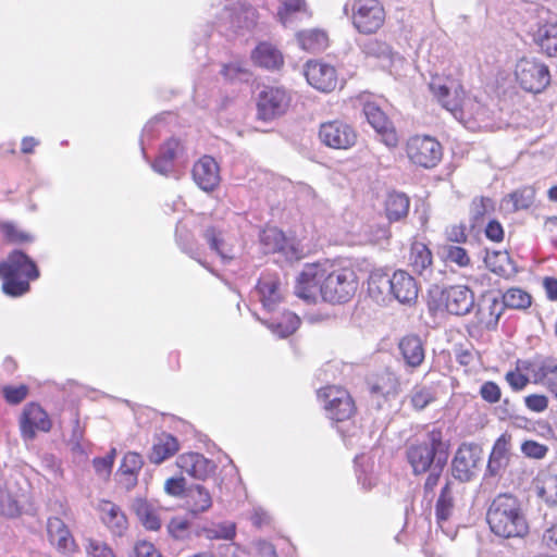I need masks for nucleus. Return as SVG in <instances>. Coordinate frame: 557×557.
Returning <instances> with one entry per match:
<instances>
[{
	"label": "nucleus",
	"mask_w": 557,
	"mask_h": 557,
	"mask_svg": "<svg viewBox=\"0 0 557 557\" xmlns=\"http://www.w3.org/2000/svg\"><path fill=\"white\" fill-rule=\"evenodd\" d=\"M132 509L141 524L149 531H158L161 528V520L158 509L147 499L138 497L133 500Z\"/></svg>",
	"instance_id": "obj_33"
},
{
	"label": "nucleus",
	"mask_w": 557,
	"mask_h": 557,
	"mask_svg": "<svg viewBox=\"0 0 557 557\" xmlns=\"http://www.w3.org/2000/svg\"><path fill=\"white\" fill-rule=\"evenodd\" d=\"M410 207L409 197L404 193H389L385 201L386 216L391 222L399 221L407 216Z\"/></svg>",
	"instance_id": "obj_38"
},
{
	"label": "nucleus",
	"mask_w": 557,
	"mask_h": 557,
	"mask_svg": "<svg viewBox=\"0 0 557 557\" xmlns=\"http://www.w3.org/2000/svg\"><path fill=\"white\" fill-rule=\"evenodd\" d=\"M363 113L368 123L376 132L380 140L389 148L396 147L398 136L395 127L379 104L373 101H364Z\"/></svg>",
	"instance_id": "obj_15"
},
{
	"label": "nucleus",
	"mask_w": 557,
	"mask_h": 557,
	"mask_svg": "<svg viewBox=\"0 0 557 557\" xmlns=\"http://www.w3.org/2000/svg\"><path fill=\"white\" fill-rule=\"evenodd\" d=\"M307 82L317 90L330 92L337 86V73L333 65L320 60H309L305 65Z\"/></svg>",
	"instance_id": "obj_18"
},
{
	"label": "nucleus",
	"mask_w": 557,
	"mask_h": 557,
	"mask_svg": "<svg viewBox=\"0 0 557 557\" xmlns=\"http://www.w3.org/2000/svg\"><path fill=\"white\" fill-rule=\"evenodd\" d=\"M530 372L535 384L545 383L557 373V359L554 357H536L532 360H519L518 369Z\"/></svg>",
	"instance_id": "obj_27"
},
{
	"label": "nucleus",
	"mask_w": 557,
	"mask_h": 557,
	"mask_svg": "<svg viewBox=\"0 0 557 557\" xmlns=\"http://www.w3.org/2000/svg\"><path fill=\"white\" fill-rule=\"evenodd\" d=\"M448 454H442L438 458L436 466L432 467L428 472L429 475L424 482V491L426 493L433 492L435 486L438 484L440 478L447 463Z\"/></svg>",
	"instance_id": "obj_53"
},
{
	"label": "nucleus",
	"mask_w": 557,
	"mask_h": 557,
	"mask_svg": "<svg viewBox=\"0 0 557 557\" xmlns=\"http://www.w3.org/2000/svg\"><path fill=\"white\" fill-rule=\"evenodd\" d=\"M292 101L290 92L281 86H265L258 96V117L271 121L283 115Z\"/></svg>",
	"instance_id": "obj_12"
},
{
	"label": "nucleus",
	"mask_w": 557,
	"mask_h": 557,
	"mask_svg": "<svg viewBox=\"0 0 557 557\" xmlns=\"http://www.w3.org/2000/svg\"><path fill=\"white\" fill-rule=\"evenodd\" d=\"M143 466L144 459L141 455L135 451H128L127 454H125L119 471L121 472L122 475L125 476L124 484L126 488L129 490L136 485L137 475L141 470Z\"/></svg>",
	"instance_id": "obj_40"
},
{
	"label": "nucleus",
	"mask_w": 557,
	"mask_h": 557,
	"mask_svg": "<svg viewBox=\"0 0 557 557\" xmlns=\"http://www.w3.org/2000/svg\"><path fill=\"white\" fill-rule=\"evenodd\" d=\"M448 446L444 442L443 431L440 428L430 430L422 440L411 443L406 449V458L414 475L428 473L436 466L442 454H448Z\"/></svg>",
	"instance_id": "obj_5"
},
{
	"label": "nucleus",
	"mask_w": 557,
	"mask_h": 557,
	"mask_svg": "<svg viewBox=\"0 0 557 557\" xmlns=\"http://www.w3.org/2000/svg\"><path fill=\"white\" fill-rule=\"evenodd\" d=\"M443 255L446 261L456 263L458 267H467L470 263V258L465 248L447 245L443 248Z\"/></svg>",
	"instance_id": "obj_54"
},
{
	"label": "nucleus",
	"mask_w": 557,
	"mask_h": 557,
	"mask_svg": "<svg viewBox=\"0 0 557 557\" xmlns=\"http://www.w3.org/2000/svg\"><path fill=\"white\" fill-rule=\"evenodd\" d=\"M186 506L194 516L206 512L212 506L211 494L200 484L190 486L186 492Z\"/></svg>",
	"instance_id": "obj_34"
},
{
	"label": "nucleus",
	"mask_w": 557,
	"mask_h": 557,
	"mask_svg": "<svg viewBox=\"0 0 557 557\" xmlns=\"http://www.w3.org/2000/svg\"><path fill=\"white\" fill-rule=\"evenodd\" d=\"M151 168L156 173L165 177L172 176L175 173V163L173 160L160 156L151 162Z\"/></svg>",
	"instance_id": "obj_61"
},
{
	"label": "nucleus",
	"mask_w": 557,
	"mask_h": 557,
	"mask_svg": "<svg viewBox=\"0 0 557 557\" xmlns=\"http://www.w3.org/2000/svg\"><path fill=\"white\" fill-rule=\"evenodd\" d=\"M343 11L350 16L354 27L364 35L376 33L385 21V10L379 0H352Z\"/></svg>",
	"instance_id": "obj_8"
},
{
	"label": "nucleus",
	"mask_w": 557,
	"mask_h": 557,
	"mask_svg": "<svg viewBox=\"0 0 557 557\" xmlns=\"http://www.w3.org/2000/svg\"><path fill=\"white\" fill-rule=\"evenodd\" d=\"M175 240L180 249L184 253L188 255L190 258L198 261L200 264L205 265V263L200 259V246L198 245L190 230L182 222H178L176 225Z\"/></svg>",
	"instance_id": "obj_36"
},
{
	"label": "nucleus",
	"mask_w": 557,
	"mask_h": 557,
	"mask_svg": "<svg viewBox=\"0 0 557 557\" xmlns=\"http://www.w3.org/2000/svg\"><path fill=\"white\" fill-rule=\"evenodd\" d=\"M494 201L488 197L473 199L470 208L471 220L479 224L483 218L494 211Z\"/></svg>",
	"instance_id": "obj_50"
},
{
	"label": "nucleus",
	"mask_w": 557,
	"mask_h": 557,
	"mask_svg": "<svg viewBox=\"0 0 557 557\" xmlns=\"http://www.w3.org/2000/svg\"><path fill=\"white\" fill-rule=\"evenodd\" d=\"M539 495L545 499L546 503L557 505V475H547L543 485L539 490Z\"/></svg>",
	"instance_id": "obj_55"
},
{
	"label": "nucleus",
	"mask_w": 557,
	"mask_h": 557,
	"mask_svg": "<svg viewBox=\"0 0 557 557\" xmlns=\"http://www.w3.org/2000/svg\"><path fill=\"white\" fill-rule=\"evenodd\" d=\"M409 399L412 408L421 411L435 400V391L432 386L416 385L409 394Z\"/></svg>",
	"instance_id": "obj_48"
},
{
	"label": "nucleus",
	"mask_w": 557,
	"mask_h": 557,
	"mask_svg": "<svg viewBox=\"0 0 557 557\" xmlns=\"http://www.w3.org/2000/svg\"><path fill=\"white\" fill-rule=\"evenodd\" d=\"M191 176L201 190L213 191L221 182L220 165L211 156H203L194 163Z\"/></svg>",
	"instance_id": "obj_19"
},
{
	"label": "nucleus",
	"mask_w": 557,
	"mask_h": 557,
	"mask_svg": "<svg viewBox=\"0 0 557 557\" xmlns=\"http://www.w3.org/2000/svg\"><path fill=\"white\" fill-rule=\"evenodd\" d=\"M251 58L257 65L267 70H277L284 63L281 51L268 42L259 44L252 51Z\"/></svg>",
	"instance_id": "obj_32"
},
{
	"label": "nucleus",
	"mask_w": 557,
	"mask_h": 557,
	"mask_svg": "<svg viewBox=\"0 0 557 557\" xmlns=\"http://www.w3.org/2000/svg\"><path fill=\"white\" fill-rule=\"evenodd\" d=\"M505 308L524 310L531 306V296L521 288L512 287L499 297Z\"/></svg>",
	"instance_id": "obj_47"
},
{
	"label": "nucleus",
	"mask_w": 557,
	"mask_h": 557,
	"mask_svg": "<svg viewBox=\"0 0 557 557\" xmlns=\"http://www.w3.org/2000/svg\"><path fill=\"white\" fill-rule=\"evenodd\" d=\"M398 348L407 367L414 369L423 362L425 351L418 335L404 336L398 344Z\"/></svg>",
	"instance_id": "obj_30"
},
{
	"label": "nucleus",
	"mask_w": 557,
	"mask_h": 557,
	"mask_svg": "<svg viewBox=\"0 0 557 557\" xmlns=\"http://www.w3.org/2000/svg\"><path fill=\"white\" fill-rule=\"evenodd\" d=\"M482 459V448L475 443H462L451 460V475L460 483L471 481Z\"/></svg>",
	"instance_id": "obj_13"
},
{
	"label": "nucleus",
	"mask_w": 557,
	"mask_h": 557,
	"mask_svg": "<svg viewBox=\"0 0 557 557\" xmlns=\"http://www.w3.org/2000/svg\"><path fill=\"white\" fill-rule=\"evenodd\" d=\"M136 557H162L154 545L147 541H139L135 545Z\"/></svg>",
	"instance_id": "obj_64"
},
{
	"label": "nucleus",
	"mask_w": 557,
	"mask_h": 557,
	"mask_svg": "<svg viewBox=\"0 0 557 557\" xmlns=\"http://www.w3.org/2000/svg\"><path fill=\"white\" fill-rule=\"evenodd\" d=\"M296 39L299 47L310 53L323 51L329 44L326 33L321 29L301 30L297 33Z\"/></svg>",
	"instance_id": "obj_35"
},
{
	"label": "nucleus",
	"mask_w": 557,
	"mask_h": 557,
	"mask_svg": "<svg viewBox=\"0 0 557 557\" xmlns=\"http://www.w3.org/2000/svg\"><path fill=\"white\" fill-rule=\"evenodd\" d=\"M252 297L262 308V314L277 312L285 304V289L276 273H262L252 290Z\"/></svg>",
	"instance_id": "obj_9"
},
{
	"label": "nucleus",
	"mask_w": 557,
	"mask_h": 557,
	"mask_svg": "<svg viewBox=\"0 0 557 557\" xmlns=\"http://www.w3.org/2000/svg\"><path fill=\"white\" fill-rule=\"evenodd\" d=\"M409 262L414 272L423 274L429 271L432 264V253L424 244L413 243L410 249Z\"/></svg>",
	"instance_id": "obj_42"
},
{
	"label": "nucleus",
	"mask_w": 557,
	"mask_h": 557,
	"mask_svg": "<svg viewBox=\"0 0 557 557\" xmlns=\"http://www.w3.org/2000/svg\"><path fill=\"white\" fill-rule=\"evenodd\" d=\"M406 153L413 164L432 169L442 160L443 150L441 144L434 137L416 135L408 139Z\"/></svg>",
	"instance_id": "obj_10"
},
{
	"label": "nucleus",
	"mask_w": 557,
	"mask_h": 557,
	"mask_svg": "<svg viewBox=\"0 0 557 557\" xmlns=\"http://www.w3.org/2000/svg\"><path fill=\"white\" fill-rule=\"evenodd\" d=\"M309 15L305 0H284L277 15L284 26L292 24L296 15Z\"/></svg>",
	"instance_id": "obj_46"
},
{
	"label": "nucleus",
	"mask_w": 557,
	"mask_h": 557,
	"mask_svg": "<svg viewBox=\"0 0 557 557\" xmlns=\"http://www.w3.org/2000/svg\"><path fill=\"white\" fill-rule=\"evenodd\" d=\"M166 528L170 536L176 541H186L190 537V523L184 518H172Z\"/></svg>",
	"instance_id": "obj_51"
},
{
	"label": "nucleus",
	"mask_w": 557,
	"mask_h": 557,
	"mask_svg": "<svg viewBox=\"0 0 557 557\" xmlns=\"http://www.w3.org/2000/svg\"><path fill=\"white\" fill-rule=\"evenodd\" d=\"M486 521L491 531L503 539L523 537L529 532V524L518 499L509 494H500L493 499Z\"/></svg>",
	"instance_id": "obj_2"
},
{
	"label": "nucleus",
	"mask_w": 557,
	"mask_h": 557,
	"mask_svg": "<svg viewBox=\"0 0 557 557\" xmlns=\"http://www.w3.org/2000/svg\"><path fill=\"white\" fill-rule=\"evenodd\" d=\"M318 397L323 401L327 417L336 423L337 432L344 440L356 435L357 428L348 424L355 412V404L347 391L337 386H326L318 391Z\"/></svg>",
	"instance_id": "obj_6"
},
{
	"label": "nucleus",
	"mask_w": 557,
	"mask_h": 557,
	"mask_svg": "<svg viewBox=\"0 0 557 557\" xmlns=\"http://www.w3.org/2000/svg\"><path fill=\"white\" fill-rule=\"evenodd\" d=\"M534 40L547 55L557 58V23L541 25Z\"/></svg>",
	"instance_id": "obj_39"
},
{
	"label": "nucleus",
	"mask_w": 557,
	"mask_h": 557,
	"mask_svg": "<svg viewBox=\"0 0 557 557\" xmlns=\"http://www.w3.org/2000/svg\"><path fill=\"white\" fill-rule=\"evenodd\" d=\"M39 275V270L33 259L18 249L13 250L7 260L0 263L2 290L11 297L26 294L30 288L29 281L37 280Z\"/></svg>",
	"instance_id": "obj_3"
},
{
	"label": "nucleus",
	"mask_w": 557,
	"mask_h": 557,
	"mask_svg": "<svg viewBox=\"0 0 557 557\" xmlns=\"http://www.w3.org/2000/svg\"><path fill=\"white\" fill-rule=\"evenodd\" d=\"M101 520L115 536H122L128 528L123 510L110 500H102L99 505Z\"/></svg>",
	"instance_id": "obj_28"
},
{
	"label": "nucleus",
	"mask_w": 557,
	"mask_h": 557,
	"mask_svg": "<svg viewBox=\"0 0 557 557\" xmlns=\"http://www.w3.org/2000/svg\"><path fill=\"white\" fill-rule=\"evenodd\" d=\"M253 317L265 325L272 334L284 338L292 335L300 325V319L294 312L281 307L277 312L260 314L252 312Z\"/></svg>",
	"instance_id": "obj_16"
},
{
	"label": "nucleus",
	"mask_w": 557,
	"mask_h": 557,
	"mask_svg": "<svg viewBox=\"0 0 557 557\" xmlns=\"http://www.w3.org/2000/svg\"><path fill=\"white\" fill-rule=\"evenodd\" d=\"M516 77L524 90L534 94L544 90L550 82L548 67L531 58H522L518 61Z\"/></svg>",
	"instance_id": "obj_11"
},
{
	"label": "nucleus",
	"mask_w": 557,
	"mask_h": 557,
	"mask_svg": "<svg viewBox=\"0 0 557 557\" xmlns=\"http://www.w3.org/2000/svg\"><path fill=\"white\" fill-rule=\"evenodd\" d=\"M358 289L357 274L352 269L329 270L320 264H306L297 277L295 294L307 302L318 297L330 304L348 302Z\"/></svg>",
	"instance_id": "obj_1"
},
{
	"label": "nucleus",
	"mask_w": 557,
	"mask_h": 557,
	"mask_svg": "<svg viewBox=\"0 0 557 557\" xmlns=\"http://www.w3.org/2000/svg\"><path fill=\"white\" fill-rule=\"evenodd\" d=\"M511 459V435L502 434L494 443L488 457L486 472L487 476H500L509 466Z\"/></svg>",
	"instance_id": "obj_21"
},
{
	"label": "nucleus",
	"mask_w": 557,
	"mask_h": 557,
	"mask_svg": "<svg viewBox=\"0 0 557 557\" xmlns=\"http://www.w3.org/2000/svg\"><path fill=\"white\" fill-rule=\"evenodd\" d=\"M51 421L48 413L38 404H27L20 417L21 435L25 441H33L37 432H49Z\"/></svg>",
	"instance_id": "obj_17"
},
{
	"label": "nucleus",
	"mask_w": 557,
	"mask_h": 557,
	"mask_svg": "<svg viewBox=\"0 0 557 557\" xmlns=\"http://www.w3.org/2000/svg\"><path fill=\"white\" fill-rule=\"evenodd\" d=\"M260 243L265 253L284 251L287 240L282 231L276 227H269L261 232Z\"/></svg>",
	"instance_id": "obj_43"
},
{
	"label": "nucleus",
	"mask_w": 557,
	"mask_h": 557,
	"mask_svg": "<svg viewBox=\"0 0 557 557\" xmlns=\"http://www.w3.org/2000/svg\"><path fill=\"white\" fill-rule=\"evenodd\" d=\"M368 384L372 395L385 398L391 395H397L399 389V380L397 375L389 370L377 373L369 380Z\"/></svg>",
	"instance_id": "obj_31"
},
{
	"label": "nucleus",
	"mask_w": 557,
	"mask_h": 557,
	"mask_svg": "<svg viewBox=\"0 0 557 557\" xmlns=\"http://www.w3.org/2000/svg\"><path fill=\"white\" fill-rule=\"evenodd\" d=\"M523 371L521 368L516 370L508 371L505 375V380L508 385L511 387L513 392H520L527 387L530 382L528 375L521 373Z\"/></svg>",
	"instance_id": "obj_57"
},
{
	"label": "nucleus",
	"mask_w": 557,
	"mask_h": 557,
	"mask_svg": "<svg viewBox=\"0 0 557 557\" xmlns=\"http://www.w3.org/2000/svg\"><path fill=\"white\" fill-rule=\"evenodd\" d=\"M221 74L228 82H247L250 77L249 71L239 61L224 64Z\"/></svg>",
	"instance_id": "obj_49"
},
{
	"label": "nucleus",
	"mask_w": 557,
	"mask_h": 557,
	"mask_svg": "<svg viewBox=\"0 0 557 557\" xmlns=\"http://www.w3.org/2000/svg\"><path fill=\"white\" fill-rule=\"evenodd\" d=\"M480 396L486 403L495 404L500 400L502 391L495 382L486 381L480 387Z\"/></svg>",
	"instance_id": "obj_59"
},
{
	"label": "nucleus",
	"mask_w": 557,
	"mask_h": 557,
	"mask_svg": "<svg viewBox=\"0 0 557 557\" xmlns=\"http://www.w3.org/2000/svg\"><path fill=\"white\" fill-rule=\"evenodd\" d=\"M369 295L376 301L384 300L391 295V276L382 271L371 272L368 281Z\"/></svg>",
	"instance_id": "obj_41"
},
{
	"label": "nucleus",
	"mask_w": 557,
	"mask_h": 557,
	"mask_svg": "<svg viewBox=\"0 0 557 557\" xmlns=\"http://www.w3.org/2000/svg\"><path fill=\"white\" fill-rule=\"evenodd\" d=\"M484 261L486 267L499 276L509 277L517 272L515 263L507 251L487 252Z\"/></svg>",
	"instance_id": "obj_37"
},
{
	"label": "nucleus",
	"mask_w": 557,
	"mask_h": 557,
	"mask_svg": "<svg viewBox=\"0 0 557 557\" xmlns=\"http://www.w3.org/2000/svg\"><path fill=\"white\" fill-rule=\"evenodd\" d=\"M47 534L49 542L62 554L69 555L75 552V540L65 522L59 517H49L47 521Z\"/></svg>",
	"instance_id": "obj_24"
},
{
	"label": "nucleus",
	"mask_w": 557,
	"mask_h": 557,
	"mask_svg": "<svg viewBox=\"0 0 557 557\" xmlns=\"http://www.w3.org/2000/svg\"><path fill=\"white\" fill-rule=\"evenodd\" d=\"M505 310L500 298L493 293L484 294L476 305L478 323L486 330H495Z\"/></svg>",
	"instance_id": "obj_23"
},
{
	"label": "nucleus",
	"mask_w": 557,
	"mask_h": 557,
	"mask_svg": "<svg viewBox=\"0 0 557 557\" xmlns=\"http://www.w3.org/2000/svg\"><path fill=\"white\" fill-rule=\"evenodd\" d=\"M200 534L208 540L231 541L236 535V524L232 521L212 523L200 529Z\"/></svg>",
	"instance_id": "obj_45"
},
{
	"label": "nucleus",
	"mask_w": 557,
	"mask_h": 557,
	"mask_svg": "<svg viewBox=\"0 0 557 557\" xmlns=\"http://www.w3.org/2000/svg\"><path fill=\"white\" fill-rule=\"evenodd\" d=\"M442 299L448 313L466 315L475 306L473 292L465 285H454L442 292Z\"/></svg>",
	"instance_id": "obj_20"
},
{
	"label": "nucleus",
	"mask_w": 557,
	"mask_h": 557,
	"mask_svg": "<svg viewBox=\"0 0 557 557\" xmlns=\"http://www.w3.org/2000/svg\"><path fill=\"white\" fill-rule=\"evenodd\" d=\"M2 395L10 405L21 404L28 395V387L24 384L18 386L7 385L2 388Z\"/></svg>",
	"instance_id": "obj_56"
},
{
	"label": "nucleus",
	"mask_w": 557,
	"mask_h": 557,
	"mask_svg": "<svg viewBox=\"0 0 557 557\" xmlns=\"http://www.w3.org/2000/svg\"><path fill=\"white\" fill-rule=\"evenodd\" d=\"M86 552L91 557H115L113 549L104 542L89 540Z\"/></svg>",
	"instance_id": "obj_58"
},
{
	"label": "nucleus",
	"mask_w": 557,
	"mask_h": 557,
	"mask_svg": "<svg viewBox=\"0 0 557 557\" xmlns=\"http://www.w3.org/2000/svg\"><path fill=\"white\" fill-rule=\"evenodd\" d=\"M542 545L549 550L557 552V522L552 523L543 531Z\"/></svg>",
	"instance_id": "obj_63"
},
{
	"label": "nucleus",
	"mask_w": 557,
	"mask_h": 557,
	"mask_svg": "<svg viewBox=\"0 0 557 557\" xmlns=\"http://www.w3.org/2000/svg\"><path fill=\"white\" fill-rule=\"evenodd\" d=\"M391 295L400 304L410 305L418 298L414 278L406 271L398 270L391 276Z\"/></svg>",
	"instance_id": "obj_26"
},
{
	"label": "nucleus",
	"mask_w": 557,
	"mask_h": 557,
	"mask_svg": "<svg viewBox=\"0 0 557 557\" xmlns=\"http://www.w3.org/2000/svg\"><path fill=\"white\" fill-rule=\"evenodd\" d=\"M429 87L442 107L450 112L456 120L463 122L467 119H479L481 116L480 104L472 102L470 99H461L454 81L433 76Z\"/></svg>",
	"instance_id": "obj_7"
},
{
	"label": "nucleus",
	"mask_w": 557,
	"mask_h": 557,
	"mask_svg": "<svg viewBox=\"0 0 557 557\" xmlns=\"http://www.w3.org/2000/svg\"><path fill=\"white\" fill-rule=\"evenodd\" d=\"M21 495L13 492L8 485L0 486V513L14 518L21 513Z\"/></svg>",
	"instance_id": "obj_44"
},
{
	"label": "nucleus",
	"mask_w": 557,
	"mask_h": 557,
	"mask_svg": "<svg viewBox=\"0 0 557 557\" xmlns=\"http://www.w3.org/2000/svg\"><path fill=\"white\" fill-rule=\"evenodd\" d=\"M458 494L459 484H456L453 481H447L437 497L435 504V519L443 531L445 524L455 517Z\"/></svg>",
	"instance_id": "obj_22"
},
{
	"label": "nucleus",
	"mask_w": 557,
	"mask_h": 557,
	"mask_svg": "<svg viewBox=\"0 0 557 557\" xmlns=\"http://www.w3.org/2000/svg\"><path fill=\"white\" fill-rule=\"evenodd\" d=\"M176 465L182 472L196 480H205L214 470L213 461L198 453L182 454L176 459Z\"/></svg>",
	"instance_id": "obj_25"
},
{
	"label": "nucleus",
	"mask_w": 557,
	"mask_h": 557,
	"mask_svg": "<svg viewBox=\"0 0 557 557\" xmlns=\"http://www.w3.org/2000/svg\"><path fill=\"white\" fill-rule=\"evenodd\" d=\"M509 197L515 210L528 209L534 202L535 190L532 187H523L511 193Z\"/></svg>",
	"instance_id": "obj_52"
},
{
	"label": "nucleus",
	"mask_w": 557,
	"mask_h": 557,
	"mask_svg": "<svg viewBox=\"0 0 557 557\" xmlns=\"http://www.w3.org/2000/svg\"><path fill=\"white\" fill-rule=\"evenodd\" d=\"M524 404L533 412H543L548 407V398L542 394H531L524 397Z\"/></svg>",
	"instance_id": "obj_62"
},
{
	"label": "nucleus",
	"mask_w": 557,
	"mask_h": 557,
	"mask_svg": "<svg viewBox=\"0 0 557 557\" xmlns=\"http://www.w3.org/2000/svg\"><path fill=\"white\" fill-rule=\"evenodd\" d=\"M321 141L333 149H348L357 140L355 129L343 121H330L322 123L319 131Z\"/></svg>",
	"instance_id": "obj_14"
},
{
	"label": "nucleus",
	"mask_w": 557,
	"mask_h": 557,
	"mask_svg": "<svg viewBox=\"0 0 557 557\" xmlns=\"http://www.w3.org/2000/svg\"><path fill=\"white\" fill-rule=\"evenodd\" d=\"M178 449L180 444L177 438L170 433L162 432L154 436L148 459L154 465H160L174 456Z\"/></svg>",
	"instance_id": "obj_29"
},
{
	"label": "nucleus",
	"mask_w": 557,
	"mask_h": 557,
	"mask_svg": "<svg viewBox=\"0 0 557 557\" xmlns=\"http://www.w3.org/2000/svg\"><path fill=\"white\" fill-rule=\"evenodd\" d=\"M201 237L209 249L215 253L223 265L230 267V271L237 273L247 260L240 257V246L236 234L223 223L203 225Z\"/></svg>",
	"instance_id": "obj_4"
},
{
	"label": "nucleus",
	"mask_w": 557,
	"mask_h": 557,
	"mask_svg": "<svg viewBox=\"0 0 557 557\" xmlns=\"http://www.w3.org/2000/svg\"><path fill=\"white\" fill-rule=\"evenodd\" d=\"M547 447L535 441H525L521 445V451L529 458L542 459L547 454Z\"/></svg>",
	"instance_id": "obj_60"
}]
</instances>
